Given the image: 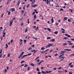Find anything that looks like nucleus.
I'll list each match as a JSON object with an SVG mask.
<instances>
[{
    "mask_svg": "<svg viewBox=\"0 0 74 74\" xmlns=\"http://www.w3.org/2000/svg\"><path fill=\"white\" fill-rule=\"evenodd\" d=\"M11 10L12 11H15V8H14L11 9Z\"/></svg>",
    "mask_w": 74,
    "mask_h": 74,
    "instance_id": "obj_12",
    "label": "nucleus"
},
{
    "mask_svg": "<svg viewBox=\"0 0 74 74\" xmlns=\"http://www.w3.org/2000/svg\"><path fill=\"white\" fill-rule=\"evenodd\" d=\"M49 4L50 5V2H51V0H49Z\"/></svg>",
    "mask_w": 74,
    "mask_h": 74,
    "instance_id": "obj_64",
    "label": "nucleus"
},
{
    "mask_svg": "<svg viewBox=\"0 0 74 74\" xmlns=\"http://www.w3.org/2000/svg\"><path fill=\"white\" fill-rule=\"evenodd\" d=\"M54 34H57L58 33V32L56 31L54 32Z\"/></svg>",
    "mask_w": 74,
    "mask_h": 74,
    "instance_id": "obj_18",
    "label": "nucleus"
},
{
    "mask_svg": "<svg viewBox=\"0 0 74 74\" xmlns=\"http://www.w3.org/2000/svg\"><path fill=\"white\" fill-rule=\"evenodd\" d=\"M2 49H1L0 50V54H1V53H2Z\"/></svg>",
    "mask_w": 74,
    "mask_h": 74,
    "instance_id": "obj_32",
    "label": "nucleus"
},
{
    "mask_svg": "<svg viewBox=\"0 0 74 74\" xmlns=\"http://www.w3.org/2000/svg\"><path fill=\"white\" fill-rule=\"evenodd\" d=\"M38 29V27H37V28L35 29V30H37Z\"/></svg>",
    "mask_w": 74,
    "mask_h": 74,
    "instance_id": "obj_35",
    "label": "nucleus"
},
{
    "mask_svg": "<svg viewBox=\"0 0 74 74\" xmlns=\"http://www.w3.org/2000/svg\"><path fill=\"white\" fill-rule=\"evenodd\" d=\"M23 53H24V52L23 51L22 52V53L20 55H21L22 56V55H23Z\"/></svg>",
    "mask_w": 74,
    "mask_h": 74,
    "instance_id": "obj_24",
    "label": "nucleus"
},
{
    "mask_svg": "<svg viewBox=\"0 0 74 74\" xmlns=\"http://www.w3.org/2000/svg\"><path fill=\"white\" fill-rule=\"evenodd\" d=\"M71 41H74V39H71Z\"/></svg>",
    "mask_w": 74,
    "mask_h": 74,
    "instance_id": "obj_50",
    "label": "nucleus"
},
{
    "mask_svg": "<svg viewBox=\"0 0 74 74\" xmlns=\"http://www.w3.org/2000/svg\"><path fill=\"white\" fill-rule=\"evenodd\" d=\"M13 40H12L11 41V43H12V42H13Z\"/></svg>",
    "mask_w": 74,
    "mask_h": 74,
    "instance_id": "obj_48",
    "label": "nucleus"
},
{
    "mask_svg": "<svg viewBox=\"0 0 74 74\" xmlns=\"http://www.w3.org/2000/svg\"><path fill=\"white\" fill-rule=\"evenodd\" d=\"M72 64V62H71V63H69V66H70L71 64Z\"/></svg>",
    "mask_w": 74,
    "mask_h": 74,
    "instance_id": "obj_42",
    "label": "nucleus"
},
{
    "mask_svg": "<svg viewBox=\"0 0 74 74\" xmlns=\"http://www.w3.org/2000/svg\"><path fill=\"white\" fill-rule=\"evenodd\" d=\"M34 3L35 2H36V0H34L33 1H32Z\"/></svg>",
    "mask_w": 74,
    "mask_h": 74,
    "instance_id": "obj_47",
    "label": "nucleus"
},
{
    "mask_svg": "<svg viewBox=\"0 0 74 74\" xmlns=\"http://www.w3.org/2000/svg\"><path fill=\"white\" fill-rule=\"evenodd\" d=\"M44 62V61L43 60L41 61L38 64H37L38 65V66H40V64H41V63H42V62Z\"/></svg>",
    "mask_w": 74,
    "mask_h": 74,
    "instance_id": "obj_2",
    "label": "nucleus"
},
{
    "mask_svg": "<svg viewBox=\"0 0 74 74\" xmlns=\"http://www.w3.org/2000/svg\"><path fill=\"white\" fill-rule=\"evenodd\" d=\"M10 2H8H8L7 3V4H6V5H8V4H9Z\"/></svg>",
    "mask_w": 74,
    "mask_h": 74,
    "instance_id": "obj_45",
    "label": "nucleus"
},
{
    "mask_svg": "<svg viewBox=\"0 0 74 74\" xmlns=\"http://www.w3.org/2000/svg\"><path fill=\"white\" fill-rule=\"evenodd\" d=\"M28 66V65L25 64L24 67H26L27 66Z\"/></svg>",
    "mask_w": 74,
    "mask_h": 74,
    "instance_id": "obj_25",
    "label": "nucleus"
},
{
    "mask_svg": "<svg viewBox=\"0 0 74 74\" xmlns=\"http://www.w3.org/2000/svg\"><path fill=\"white\" fill-rule=\"evenodd\" d=\"M46 72H45L44 71H42V73H43V74H46Z\"/></svg>",
    "mask_w": 74,
    "mask_h": 74,
    "instance_id": "obj_17",
    "label": "nucleus"
},
{
    "mask_svg": "<svg viewBox=\"0 0 74 74\" xmlns=\"http://www.w3.org/2000/svg\"><path fill=\"white\" fill-rule=\"evenodd\" d=\"M41 74V72H38V74Z\"/></svg>",
    "mask_w": 74,
    "mask_h": 74,
    "instance_id": "obj_57",
    "label": "nucleus"
},
{
    "mask_svg": "<svg viewBox=\"0 0 74 74\" xmlns=\"http://www.w3.org/2000/svg\"><path fill=\"white\" fill-rule=\"evenodd\" d=\"M30 68V66H28L27 68V71H29V70Z\"/></svg>",
    "mask_w": 74,
    "mask_h": 74,
    "instance_id": "obj_23",
    "label": "nucleus"
},
{
    "mask_svg": "<svg viewBox=\"0 0 74 74\" xmlns=\"http://www.w3.org/2000/svg\"><path fill=\"white\" fill-rule=\"evenodd\" d=\"M32 55V53H30L29 54L27 55H27V56H29V55Z\"/></svg>",
    "mask_w": 74,
    "mask_h": 74,
    "instance_id": "obj_29",
    "label": "nucleus"
},
{
    "mask_svg": "<svg viewBox=\"0 0 74 74\" xmlns=\"http://www.w3.org/2000/svg\"><path fill=\"white\" fill-rule=\"evenodd\" d=\"M36 70L37 71H40V70H39V69L38 68H37L36 69Z\"/></svg>",
    "mask_w": 74,
    "mask_h": 74,
    "instance_id": "obj_33",
    "label": "nucleus"
},
{
    "mask_svg": "<svg viewBox=\"0 0 74 74\" xmlns=\"http://www.w3.org/2000/svg\"><path fill=\"white\" fill-rule=\"evenodd\" d=\"M68 22H71V20L68 19Z\"/></svg>",
    "mask_w": 74,
    "mask_h": 74,
    "instance_id": "obj_53",
    "label": "nucleus"
},
{
    "mask_svg": "<svg viewBox=\"0 0 74 74\" xmlns=\"http://www.w3.org/2000/svg\"><path fill=\"white\" fill-rule=\"evenodd\" d=\"M5 73H7V69H5L4 70Z\"/></svg>",
    "mask_w": 74,
    "mask_h": 74,
    "instance_id": "obj_36",
    "label": "nucleus"
},
{
    "mask_svg": "<svg viewBox=\"0 0 74 74\" xmlns=\"http://www.w3.org/2000/svg\"><path fill=\"white\" fill-rule=\"evenodd\" d=\"M46 3H47V4H48V3H49V0H47Z\"/></svg>",
    "mask_w": 74,
    "mask_h": 74,
    "instance_id": "obj_27",
    "label": "nucleus"
},
{
    "mask_svg": "<svg viewBox=\"0 0 74 74\" xmlns=\"http://www.w3.org/2000/svg\"><path fill=\"white\" fill-rule=\"evenodd\" d=\"M55 40L54 39H52L51 40V41H53V42H55Z\"/></svg>",
    "mask_w": 74,
    "mask_h": 74,
    "instance_id": "obj_15",
    "label": "nucleus"
},
{
    "mask_svg": "<svg viewBox=\"0 0 74 74\" xmlns=\"http://www.w3.org/2000/svg\"><path fill=\"white\" fill-rule=\"evenodd\" d=\"M10 54H8V57H10Z\"/></svg>",
    "mask_w": 74,
    "mask_h": 74,
    "instance_id": "obj_63",
    "label": "nucleus"
},
{
    "mask_svg": "<svg viewBox=\"0 0 74 74\" xmlns=\"http://www.w3.org/2000/svg\"><path fill=\"white\" fill-rule=\"evenodd\" d=\"M1 56H2V54H1L0 55V58H1Z\"/></svg>",
    "mask_w": 74,
    "mask_h": 74,
    "instance_id": "obj_61",
    "label": "nucleus"
},
{
    "mask_svg": "<svg viewBox=\"0 0 74 74\" xmlns=\"http://www.w3.org/2000/svg\"><path fill=\"white\" fill-rule=\"evenodd\" d=\"M12 23H13V21H10V26H11L12 24Z\"/></svg>",
    "mask_w": 74,
    "mask_h": 74,
    "instance_id": "obj_6",
    "label": "nucleus"
},
{
    "mask_svg": "<svg viewBox=\"0 0 74 74\" xmlns=\"http://www.w3.org/2000/svg\"><path fill=\"white\" fill-rule=\"evenodd\" d=\"M67 37H66L65 38H64V39L65 40H67Z\"/></svg>",
    "mask_w": 74,
    "mask_h": 74,
    "instance_id": "obj_41",
    "label": "nucleus"
},
{
    "mask_svg": "<svg viewBox=\"0 0 74 74\" xmlns=\"http://www.w3.org/2000/svg\"><path fill=\"white\" fill-rule=\"evenodd\" d=\"M47 30H48L49 32H51V29H50V28H47Z\"/></svg>",
    "mask_w": 74,
    "mask_h": 74,
    "instance_id": "obj_30",
    "label": "nucleus"
},
{
    "mask_svg": "<svg viewBox=\"0 0 74 74\" xmlns=\"http://www.w3.org/2000/svg\"><path fill=\"white\" fill-rule=\"evenodd\" d=\"M8 1L9 2H10V1H11V0H8Z\"/></svg>",
    "mask_w": 74,
    "mask_h": 74,
    "instance_id": "obj_60",
    "label": "nucleus"
},
{
    "mask_svg": "<svg viewBox=\"0 0 74 74\" xmlns=\"http://www.w3.org/2000/svg\"><path fill=\"white\" fill-rule=\"evenodd\" d=\"M28 31V28H26L25 29V32L26 33V32H27Z\"/></svg>",
    "mask_w": 74,
    "mask_h": 74,
    "instance_id": "obj_11",
    "label": "nucleus"
},
{
    "mask_svg": "<svg viewBox=\"0 0 74 74\" xmlns=\"http://www.w3.org/2000/svg\"><path fill=\"white\" fill-rule=\"evenodd\" d=\"M60 11H63V9H60Z\"/></svg>",
    "mask_w": 74,
    "mask_h": 74,
    "instance_id": "obj_51",
    "label": "nucleus"
},
{
    "mask_svg": "<svg viewBox=\"0 0 74 74\" xmlns=\"http://www.w3.org/2000/svg\"><path fill=\"white\" fill-rule=\"evenodd\" d=\"M64 53V52L61 51L60 54H63Z\"/></svg>",
    "mask_w": 74,
    "mask_h": 74,
    "instance_id": "obj_38",
    "label": "nucleus"
},
{
    "mask_svg": "<svg viewBox=\"0 0 74 74\" xmlns=\"http://www.w3.org/2000/svg\"><path fill=\"white\" fill-rule=\"evenodd\" d=\"M61 30L63 31L62 32V33H65V30L64 29H63V28H62Z\"/></svg>",
    "mask_w": 74,
    "mask_h": 74,
    "instance_id": "obj_1",
    "label": "nucleus"
},
{
    "mask_svg": "<svg viewBox=\"0 0 74 74\" xmlns=\"http://www.w3.org/2000/svg\"><path fill=\"white\" fill-rule=\"evenodd\" d=\"M67 42H69V43H71V41H69V40Z\"/></svg>",
    "mask_w": 74,
    "mask_h": 74,
    "instance_id": "obj_54",
    "label": "nucleus"
},
{
    "mask_svg": "<svg viewBox=\"0 0 74 74\" xmlns=\"http://www.w3.org/2000/svg\"><path fill=\"white\" fill-rule=\"evenodd\" d=\"M23 17H22L21 18H20V20L22 21L23 20Z\"/></svg>",
    "mask_w": 74,
    "mask_h": 74,
    "instance_id": "obj_22",
    "label": "nucleus"
},
{
    "mask_svg": "<svg viewBox=\"0 0 74 74\" xmlns=\"http://www.w3.org/2000/svg\"><path fill=\"white\" fill-rule=\"evenodd\" d=\"M50 38H51V37H48L47 38V39H50Z\"/></svg>",
    "mask_w": 74,
    "mask_h": 74,
    "instance_id": "obj_49",
    "label": "nucleus"
},
{
    "mask_svg": "<svg viewBox=\"0 0 74 74\" xmlns=\"http://www.w3.org/2000/svg\"><path fill=\"white\" fill-rule=\"evenodd\" d=\"M5 46L6 47H5V48H8V45H7V44L6 43V45H5Z\"/></svg>",
    "mask_w": 74,
    "mask_h": 74,
    "instance_id": "obj_20",
    "label": "nucleus"
},
{
    "mask_svg": "<svg viewBox=\"0 0 74 74\" xmlns=\"http://www.w3.org/2000/svg\"><path fill=\"white\" fill-rule=\"evenodd\" d=\"M30 65L32 66H33V67H34V64H30Z\"/></svg>",
    "mask_w": 74,
    "mask_h": 74,
    "instance_id": "obj_26",
    "label": "nucleus"
},
{
    "mask_svg": "<svg viewBox=\"0 0 74 74\" xmlns=\"http://www.w3.org/2000/svg\"><path fill=\"white\" fill-rule=\"evenodd\" d=\"M10 12H11L9 11V12H8V15H10V14H11Z\"/></svg>",
    "mask_w": 74,
    "mask_h": 74,
    "instance_id": "obj_39",
    "label": "nucleus"
},
{
    "mask_svg": "<svg viewBox=\"0 0 74 74\" xmlns=\"http://www.w3.org/2000/svg\"><path fill=\"white\" fill-rule=\"evenodd\" d=\"M36 15H34V19H36Z\"/></svg>",
    "mask_w": 74,
    "mask_h": 74,
    "instance_id": "obj_34",
    "label": "nucleus"
},
{
    "mask_svg": "<svg viewBox=\"0 0 74 74\" xmlns=\"http://www.w3.org/2000/svg\"><path fill=\"white\" fill-rule=\"evenodd\" d=\"M29 18H28V19H27V21H28V23L29 24Z\"/></svg>",
    "mask_w": 74,
    "mask_h": 74,
    "instance_id": "obj_43",
    "label": "nucleus"
},
{
    "mask_svg": "<svg viewBox=\"0 0 74 74\" xmlns=\"http://www.w3.org/2000/svg\"><path fill=\"white\" fill-rule=\"evenodd\" d=\"M41 50H44V49H45V48H44V47H41Z\"/></svg>",
    "mask_w": 74,
    "mask_h": 74,
    "instance_id": "obj_21",
    "label": "nucleus"
},
{
    "mask_svg": "<svg viewBox=\"0 0 74 74\" xmlns=\"http://www.w3.org/2000/svg\"><path fill=\"white\" fill-rule=\"evenodd\" d=\"M39 57H37L36 59H35V60H37V59H39Z\"/></svg>",
    "mask_w": 74,
    "mask_h": 74,
    "instance_id": "obj_46",
    "label": "nucleus"
},
{
    "mask_svg": "<svg viewBox=\"0 0 74 74\" xmlns=\"http://www.w3.org/2000/svg\"><path fill=\"white\" fill-rule=\"evenodd\" d=\"M42 19V20H43L44 19V17L43 16H42V18H41Z\"/></svg>",
    "mask_w": 74,
    "mask_h": 74,
    "instance_id": "obj_59",
    "label": "nucleus"
},
{
    "mask_svg": "<svg viewBox=\"0 0 74 74\" xmlns=\"http://www.w3.org/2000/svg\"><path fill=\"white\" fill-rule=\"evenodd\" d=\"M25 56H27V55H25L23 56L21 58V59H23V58H25Z\"/></svg>",
    "mask_w": 74,
    "mask_h": 74,
    "instance_id": "obj_10",
    "label": "nucleus"
},
{
    "mask_svg": "<svg viewBox=\"0 0 74 74\" xmlns=\"http://www.w3.org/2000/svg\"><path fill=\"white\" fill-rule=\"evenodd\" d=\"M73 67V65H72L70 66V67L72 68Z\"/></svg>",
    "mask_w": 74,
    "mask_h": 74,
    "instance_id": "obj_56",
    "label": "nucleus"
},
{
    "mask_svg": "<svg viewBox=\"0 0 74 74\" xmlns=\"http://www.w3.org/2000/svg\"><path fill=\"white\" fill-rule=\"evenodd\" d=\"M48 47H51V46H52L53 45V44H48Z\"/></svg>",
    "mask_w": 74,
    "mask_h": 74,
    "instance_id": "obj_4",
    "label": "nucleus"
},
{
    "mask_svg": "<svg viewBox=\"0 0 74 74\" xmlns=\"http://www.w3.org/2000/svg\"><path fill=\"white\" fill-rule=\"evenodd\" d=\"M51 72H52V71H49V72L48 71H46V73H50Z\"/></svg>",
    "mask_w": 74,
    "mask_h": 74,
    "instance_id": "obj_14",
    "label": "nucleus"
},
{
    "mask_svg": "<svg viewBox=\"0 0 74 74\" xmlns=\"http://www.w3.org/2000/svg\"><path fill=\"white\" fill-rule=\"evenodd\" d=\"M37 4H36V5H33L32 6V7H37Z\"/></svg>",
    "mask_w": 74,
    "mask_h": 74,
    "instance_id": "obj_8",
    "label": "nucleus"
},
{
    "mask_svg": "<svg viewBox=\"0 0 74 74\" xmlns=\"http://www.w3.org/2000/svg\"><path fill=\"white\" fill-rule=\"evenodd\" d=\"M37 62H38H38H40V60L39 59H38L37 60Z\"/></svg>",
    "mask_w": 74,
    "mask_h": 74,
    "instance_id": "obj_52",
    "label": "nucleus"
},
{
    "mask_svg": "<svg viewBox=\"0 0 74 74\" xmlns=\"http://www.w3.org/2000/svg\"><path fill=\"white\" fill-rule=\"evenodd\" d=\"M24 42H24V44H25V43H26V40H24Z\"/></svg>",
    "mask_w": 74,
    "mask_h": 74,
    "instance_id": "obj_37",
    "label": "nucleus"
},
{
    "mask_svg": "<svg viewBox=\"0 0 74 74\" xmlns=\"http://www.w3.org/2000/svg\"><path fill=\"white\" fill-rule=\"evenodd\" d=\"M67 44L66 43H64L63 44V46H65V45H67Z\"/></svg>",
    "mask_w": 74,
    "mask_h": 74,
    "instance_id": "obj_16",
    "label": "nucleus"
},
{
    "mask_svg": "<svg viewBox=\"0 0 74 74\" xmlns=\"http://www.w3.org/2000/svg\"><path fill=\"white\" fill-rule=\"evenodd\" d=\"M65 57L64 56L61 58V59H64Z\"/></svg>",
    "mask_w": 74,
    "mask_h": 74,
    "instance_id": "obj_44",
    "label": "nucleus"
},
{
    "mask_svg": "<svg viewBox=\"0 0 74 74\" xmlns=\"http://www.w3.org/2000/svg\"><path fill=\"white\" fill-rule=\"evenodd\" d=\"M29 5H27V8H29Z\"/></svg>",
    "mask_w": 74,
    "mask_h": 74,
    "instance_id": "obj_55",
    "label": "nucleus"
},
{
    "mask_svg": "<svg viewBox=\"0 0 74 74\" xmlns=\"http://www.w3.org/2000/svg\"><path fill=\"white\" fill-rule=\"evenodd\" d=\"M24 62H25V61L24 60H22L21 62V63L22 64L23 63H24Z\"/></svg>",
    "mask_w": 74,
    "mask_h": 74,
    "instance_id": "obj_31",
    "label": "nucleus"
},
{
    "mask_svg": "<svg viewBox=\"0 0 74 74\" xmlns=\"http://www.w3.org/2000/svg\"><path fill=\"white\" fill-rule=\"evenodd\" d=\"M51 21L52 22V23H53L54 22V21H53V17H52V18L51 19Z\"/></svg>",
    "mask_w": 74,
    "mask_h": 74,
    "instance_id": "obj_9",
    "label": "nucleus"
},
{
    "mask_svg": "<svg viewBox=\"0 0 74 74\" xmlns=\"http://www.w3.org/2000/svg\"><path fill=\"white\" fill-rule=\"evenodd\" d=\"M73 43H70L69 44H68V45H73Z\"/></svg>",
    "mask_w": 74,
    "mask_h": 74,
    "instance_id": "obj_19",
    "label": "nucleus"
},
{
    "mask_svg": "<svg viewBox=\"0 0 74 74\" xmlns=\"http://www.w3.org/2000/svg\"><path fill=\"white\" fill-rule=\"evenodd\" d=\"M20 3H21V0H19L18 1V3L17 4V5H18V6H19Z\"/></svg>",
    "mask_w": 74,
    "mask_h": 74,
    "instance_id": "obj_5",
    "label": "nucleus"
},
{
    "mask_svg": "<svg viewBox=\"0 0 74 74\" xmlns=\"http://www.w3.org/2000/svg\"><path fill=\"white\" fill-rule=\"evenodd\" d=\"M37 50H32L31 51V52H34V53H35L36 52H37Z\"/></svg>",
    "mask_w": 74,
    "mask_h": 74,
    "instance_id": "obj_3",
    "label": "nucleus"
},
{
    "mask_svg": "<svg viewBox=\"0 0 74 74\" xmlns=\"http://www.w3.org/2000/svg\"><path fill=\"white\" fill-rule=\"evenodd\" d=\"M72 72H71V71H70L69 72V74H72Z\"/></svg>",
    "mask_w": 74,
    "mask_h": 74,
    "instance_id": "obj_40",
    "label": "nucleus"
},
{
    "mask_svg": "<svg viewBox=\"0 0 74 74\" xmlns=\"http://www.w3.org/2000/svg\"><path fill=\"white\" fill-rule=\"evenodd\" d=\"M15 18H13L12 20H11V21H14V20H15Z\"/></svg>",
    "mask_w": 74,
    "mask_h": 74,
    "instance_id": "obj_62",
    "label": "nucleus"
},
{
    "mask_svg": "<svg viewBox=\"0 0 74 74\" xmlns=\"http://www.w3.org/2000/svg\"><path fill=\"white\" fill-rule=\"evenodd\" d=\"M66 19H67V18L65 17H64V21H66Z\"/></svg>",
    "mask_w": 74,
    "mask_h": 74,
    "instance_id": "obj_13",
    "label": "nucleus"
},
{
    "mask_svg": "<svg viewBox=\"0 0 74 74\" xmlns=\"http://www.w3.org/2000/svg\"><path fill=\"white\" fill-rule=\"evenodd\" d=\"M71 51V49H66L64 50V51Z\"/></svg>",
    "mask_w": 74,
    "mask_h": 74,
    "instance_id": "obj_7",
    "label": "nucleus"
},
{
    "mask_svg": "<svg viewBox=\"0 0 74 74\" xmlns=\"http://www.w3.org/2000/svg\"><path fill=\"white\" fill-rule=\"evenodd\" d=\"M32 38H34V39H35V40H37L38 39L37 38H35L34 37V36H33Z\"/></svg>",
    "mask_w": 74,
    "mask_h": 74,
    "instance_id": "obj_28",
    "label": "nucleus"
},
{
    "mask_svg": "<svg viewBox=\"0 0 74 74\" xmlns=\"http://www.w3.org/2000/svg\"><path fill=\"white\" fill-rule=\"evenodd\" d=\"M32 47H30L29 48H28V49L29 51L30 50V49H32Z\"/></svg>",
    "mask_w": 74,
    "mask_h": 74,
    "instance_id": "obj_58",
    "label": "nucleus"
}]
</instances>
